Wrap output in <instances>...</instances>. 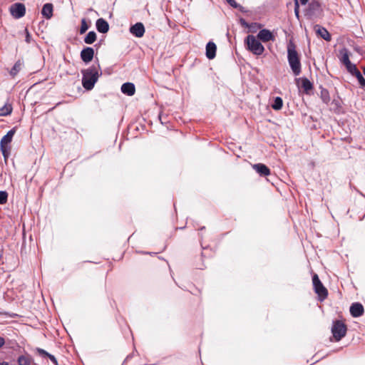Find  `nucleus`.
<instances>
[{"mask_svg": "<svg viewBox=\"0 0 365 365\" xmlns=\"http://www.w3.org/2000/svg\"><path fill=\"white\" fill-rule=\"evenodd\" d=\"M257 26H248L247 28L250 29V31L255 32L257 29H260L262 27V24L259 23H256Z\"/></svg>", "mask_w": 365, "mask_h": 365, "instance_id": "obj_38", "label": "nucleus"}, {"mask_svg": "<svg viewBox=\"0 0 365 365\" xmlns=\"http://www.w3.org/2000/svg\"><path fill=\"white\" fill-rule=\"evenodd\" d=\"M355 51L359 52V48H355Z\"/></svg>", "mask_w": 365, "mask_h": 365, "instance_id": "obj_47", "label": "nucleus"}, {"mask_svg": "<svg viewBox=\"0 0 365 365\" xmlns=\"http://www.w3.org/2000/svg\"><path fill=\"white\" fill-rule=\"evenodd\" d=\"M239 21H240V25L245 28H247L248 26H257L256 23H251V24L247 23L243 18H240Z\"/></svg>", "mask_w": 365, "mask_h": 365, "instance_id": "obj_35", "label": "nucleus"}, {"mask_svg": "<svg viewBox=\"0 0 365 365\" xmlns=\"http://www.w3.org/2000/svg\"><path fill=\"white\" fill-rule=\"evenodd\" d=\"M304 14L307 19L314 21L322 17L323 9L318 1L312 0L304 9Z\"/></svg>", "mask_w": 365, "mask_h": 365, "instance_id": "obj_3", "label": "nucleus"}, {"mask_svg": "<svg viewBox=\"0 0 365 365\" xmlns=\"http://www.w3.org/2000/svg\"><path fill=\"white\" fill-rule=\"evenodd\" d=\"M44 24V21L42 20L40 23H39V26H41V25H43Z\"/></svg>", "mask_w": 365, "mask_h": 365, "instance_id": "obj_46", "label": "nucleus"}, {"mask_svg": "<svg viewBox=\"0 0 365 365\" xmlns=\"http://www.w3.org/2000/svg\"><path fill=\"white\" fill-rule=\"evenodd\" d=\"M287 61L289 67L295 76H299L302 72L301 56L296 49V45L292 40H290L287 46Z\"/></svg>", "mask_w": 365, "mask_h": 365, "instance_id": "obj_2", "label": "nucleus"}, {"mask_svg": "<svg viewBox=\"0 0 365 365\" xmlns=\"http://www.w3.org/2000/svg\"><path fill=\"white\" fill-rule=\"evenodd\" d=\"M24 354L17 357L16 362L18 365H37L34 363V358L28 352L24 350Z\"/></svg>", "mask_w": 365, "mask_h": 365, "instance_id": "obj_10", "label": "nucleus"}, {"mask_svg": "<svg viewBox=\"0 0 365 365\" xmlns=\"http://www.w3.org/2000/svg\"><path fill=\"white\" fill-rule=\"evenodd\" d=\"M11 15L16 19H19L26 14V6L23 3H14L9 7Z\"/></svg>", "mask_w": 365, "mask_h": 365, "instance_id": "obj_7", "label": "nucleus"}, {"mask_svg": "<svg viewBox=\"0 0 365 365\" xmlns=\"http://www.w3.org/2000/svg\"><path fill=\"white\" fill-rule=\"evenodd\" d=\"M23 63L19 60L17 61L10 71V75L13 77L15 76L21 69Z\"/></svg>", "mask_w": 365, "mask_h": 365, "instance_id": "obj_27", "label": "nucleus"}, {"mask_svg": "<svg viewBox=\"0 0 365 365\" xmlns=\"http://www.w3.org/2000/svg\"><path fill=\"white\" fill-rule=\"evenodd\" d=\"M253 168L260 176H267L271 173L270 169L263 163L255 164Z\"/></svg>", "mask_w": 365, "mask_h": 365, "instance_id": "obj_16", "label": "nucleus"}, {"mask_svg": "<svg viewBox=\"0 0 365 365\" xmlns=\"http://www.w3.org/2000/svg\"><path fill=\"white\" fill-rule=\"evenodd\" d=\"M81 58L85 63L91 62L94 56V49L92 47H85L81 51Z\"/></svg>", "mask_w": 365, "mask_h": 365, "instance_id": "obj_14", "label": "nucleus"}, {"mask_svg": "<svg viewBox=\"0 0 365 365\" xmlns=\"http://www.w3.org/2000/svg\"><path fill=\"white\" fill-rule=\"evenodd\" d=\"M339 53L341 55L340 61L344 66L351 62L349 59V52L347 48H343L339 51Z\"/></svg>", "mask_w": 365, "mask_h": 365, "instance_id": "obj_22", "label": "nucleus"}, {"mask_svg": "<svg viewBox=\"0 0 365 365\" xmlns=\"http://www.w3.org/2000/svg\"><path fill=\"white\" fill-rule=\"evenodd\" d=\"M257 38L264 43H267L269 41H274L275 40L274 35L267 29H261L257 34Z\"/></svg>", "mask_w": 365, "mask_h": 365, "instance_id": "obj_9", "label": "nucleus"}, {"mask_svg": "<svg viewBox=\"0 0 365 365\" xmlns=\"http://www.w3.org/2000/svg\"><path fill=\"white\" fill-rule=\"evenodd\" d=\"M12 112V107L11 105H5L0 108V116H6L10 115Z\"/></svg>", "mask_w": 365, "mask_h": 365, "instance_id": "obj_28", "label": "nucleus"}, {"mask_svg": "<svg viewBox=\"0 0 365 365\" xmlns=\"http://www.w3.org/2000/svg\"><path fill=\"white\" fill-rule=\"evenodd\" d=\"M283 106V100L281 97H274L271 104V107L274 110H279Z\"/></svg>", "mask_w": 365, "mask_h": 365, "instance_id": "obj_23", "label": "nucleus"}, {"mask_svg": "<svg viewBox=\"0 0 365 365\" xmlns=\"http://www.w3.org/2000/svg\"><path fill=\"white\" fill-rule=\"evenodd\" d=\"M314 31L317 36L322 38L326 41H330L331 40V36L326 28L319 24H316L314 26Z\"/></svg>", "mask_w": 365, "mask_h": 365, "instance_id": "obj_11", "label": "nucleus"}, {"mask_svg": "<svg viewBox=\"0 0 365 365\" xmlns=\"http://www.w3.org/2000/svg\"><path fill=\"white\" fill-rule=\"evenodd\" d=\"M96 26L97 31L102 34H106L109 31V24L107 21L103 18L97 19Z\"/></svg>", "mask_w": 365, "mask_h": 365, "instance_id": "obj_18", "label": "nucleus"}, {"mask_svg": "<svg viewBox=\"0 0 365 365\" xmlns=\"http://www.w3.org/2000/svg\"><path fill=\"white\" fill-rule=\"evenodd\" d=\"M8 200V193L6 191H0V205L5 204Z\"/></svg>", "mask_w": 365, "mask_h": 365, "instance_id": "obj_33", "label": "nucleus"}, {"mask_svg": "<svg viewBox=\"0 0 365 365\" xmlns=\"http://www.w3.org/2000/svg\"><path fill=\"white\" fill-rule=\"evenodd\" d=\"M120 90L123 94L131 96L135 94V87L133 83L126 82L121 86Z\"/></svg>", "mask_w": 365, "mask_h": 365, "instance_id": "obj_20", "label": "nucleus"}, {"mask_svg": "<svg viewBox=\"0 0 365 365\" xmlns=\"http://www.w3.org/2000/svg\"><path fill=\"white\" fill-rule=\"evenodd\" d=\"M332 106H334L333 110L335 113H339L341 109V103L339 99H333L331 102Z\"/></svg>", "mask_w": 365, "mask_h": 365, "instance_id": "obj_32", "label": "nucleus"}, {"mask_svg": "<svg viewBox=\"0 0 365 365\" xmlns=\"http://www.w3.org/2000/svg\"><path fill=\"white\" fill-rule=\"evenodd\" d=\"M246 48L256 56L262 55L264 51V47L253 35H248L245 39Z\"/></svg>", "mask_w": 365, "mask_h": 365, "instance_id": "obj_4", "label": "nucleus"}, {"mask_svg": "<svg viewBox=\"0 0 365 365\" xmlns=\"http://www.w3.org/2000/svg\"><path fill=\"white\" fill-rule=\"evenodd\" d=\"M5 344V339L4 337L0 336V349Z\"/></svg>", "mask_w": 365, "mask_h": 365, "instance_id": "obj_39", "label": "nucleus"}, {"mask_svg": "<svg viewBox=\"0 0 365 365\" xmlns=\"http://www.w3.org/2000/svg\"><path fill=\"white\" fill-rule=\"evenodd\" d=\"M294 14L299 19V3L298 0H294Z\"/></svg>", "mask_w": 365, "mask_h": 365, "instance_id": "obj_36", "label": "nucleus"}, {"mask_svg": "<svg viewBox=\"0 0 365 365\" xmlns=\"http://www.w3.org/2000/svg\"><path fill=\"white\" fill-rule=\"evenodd\" d=\"M96 34L93 31H89L84 38V42L87 44H92L96 41Z\"/></svg>", "mask_w": 365, "mask_h": 365, "instance_id": "obj_24", "label": "nucleus"}, {"mask_svg": "<svg viewBox=\"0 0 365 365\" xmlns=\"http://www.w3.org/2000/svg\"><path fill=\"white\" fill-rule=\"evenodd\" d=\"M89 26H90V25L87 23L86 19L84 18L82 19L81 22V27H80V30H79L80 34H85L87 31V30L89 29Z\"/></svg>", "mask_w": 365, "mask_h": 365, "instance_id": "obj_30", "label": "nucleus"}, {"mask_svg": "<svg viewBox=\"0 0 365 365\" xmlns=\"http://www.w3.org/2000/svg\"><path fill=\"white\" fill-rule=\"evenodd\" d=\"M298 1H299L302 5H306L308 3L309 0H298Z\"/></svg>", "mask_w": 365, "mask_h": 365, "instance_id": "obj_41", "label": "nucleus"}, {"mask_svg": "<svg viewBox=\"0 0 365 365\" xmlns=\"http://www.w3.org/2000/svg\"><path fill=\"white\" fill-rule=\"evenodd\" d=\"M226 1L229 4V5L230 6H232L234 4H235V0H226Z\"/></svg>", "mask_w": 365, "mask_h": 365, "instance_id": "obj_40", "label": "nucleus"}, {"mask_svg": "<svg viewBox=\"0 0 365 365\" xmlns=\"http://www.w3.org/2000/svg\"><path fill=\"white\" fill-rule=\"evenodd\" d=\"M361 68H362L363 73L365 76V66H362Z\"/></svg>", "mask_w": 365, "mask_h": 365, "instance_id": "obj_44", "label": "nucleus"}, {"mask_svg": "<svg viewBox=\"0 0 365 365\" xmlns=\"http://www.w3.org/2000/svg\"><path fill=\"white\" fill-rule=\"evenodd\" d=\"M129 31L132 35L137 38H141L145 34V26L143 23L137 22L133 25H131Z\"/></svg>", "mask_w": 365, "mask_h": 365, "instance_id": "obj_12", "label": "nucleus"}, {"mask_svg": "<svg viewBox=\"0 0 365 365\" xmlns=\"http://www.w3.org/2000/svg\"><path fill=\"white\" fill-rule=\"evenodd\" d=\"M349 312L353 317L357 318L364 314V308L360 302H354L350 306Z\"/></svg>", "mask_w": 365, "mask_h": 365, "instance_id": "obj_13", "label": "nucleus"}, {"mask_svg": "<svg viewBox=\"0 0 365 365\" xmlns=\"http://www.w3.org/2000/svg\"><path fill=\"white\" fill-rule=\"evenodd\" d=\"M16 127H14L10 130H9L7 133L5 135H4L3 138L1 139L0 145H9V144L12 141L14 134L16 132Z\"/></svg>", "mask_w": 365, "mask_h": 365, "instance_id": "obj_19", "label": "nucleus"}, {"mask_svg": "<svg viewBox=\"0 0 365 365\" xmlns=\"http://www.w3.org/2000/svg\"><path fill=\"white\" fill-rule=\"evenodd\" d=\"M1 257V256L0 255V258Z\"/></svg>", "mask_w": 365, "mask_h": 365, "instance_id": "obj_48", "label": "nucleus"}, {"mask_svg": "<svg viewBox=\"0 0 365 365\" xmlns=\"http://www.w3.org/2000/svg\"><path fill=\"white\" fill-rule=\"evenodd\" d=\"M25 34H26L25 41L28 43H30L32 41V38H31V36L27 29H25Z\"/></svg>", "mask_w": 365, "mask_h": 365, "instance_id": "obj_37", "label": "nucleus"}, {"mask_svg": "<svg viewBox=\"0 0 365 365\" xmlns=\"http://www.w3.org/2000/svg\"><path fill=\"white\" fill-rule=\"evenodd\" d=\"M312 283L314 290L318 295L319 300L323 302L328 296V290L324 286L317 274L312 276Z\"/></svg>", "mask_w": 365, "mask_h": 365, "instance_id": "obj_6", "label": "nucleus"}, {"mask_svg": "<svg viewBox=\"0 0 365 365\" xmlns=\"http://www.w3.org/2000/svg\"><path fill=\"white\" fill-rule=\"evenodd\" d=\"M159 119H160V122H161V123H162V124L165 123V122H163V121L162 120V118H161V115H159Z\"/></svg>", "mask_w": 365, "mask_h": 365, "instance_id": "obj_43", "label": "nucleus"}, {"mask_svg": "<svg viewBox=\"0 0 365 365\" xmlns=\"http://www.w3.org/2000/svg\"><path fill=\"white\" fill-rule=\"evenodd\" d=\"M232 8L234 9H238L240 11H241L242 13H247L248 12V10L246 9L244 6H242V5H240V4L237 3L235 1V4H234L232 6Z\"/></svg>", "mask_w": 365, "mask_h": 365, "instance_id": "obj_34", "label": "nucleus"}, {"mask_svg": "<svg viewBox=\"0 0 365 365\" xmlns=\"http://www.w3.org/2000/svg\"><path fill=\"white\" fill-rule=\"evenodd\" d=\"M353 76H354L357 79L360 88L365 90V78L363 74L359 71V70L354 73Z\"/></svg>", "mask_w": 365, "mask_h": 365, "instance_id": "obj_25", "label": "nucleus"}, {"mask_svg": "<svg viewBox=\"0 0 365 365\" xmlns=\"http://www.w3.org/2000/svg\"><path fill=\"white\" fill-rule=\"evenodd\" d=\"M347 326L341 320H334L331 327V333L334 340L339 341L346 334Z\"/></svg>", "mask_w": 365, "mask_h": 365, "instance_id": "obj_5", "label": "nucleus"}, {"mask_svg": "<svg viewBox=\"0 0 365 365\" xmlns=\"http://www.w3.org/2000/svg\"><path fill=\"white\" fill-rule=\"evenodd\" d=\"M0 365H9V364L6 361H2V362H0Z\"/></svg>", "mask_w": 365, "mask_h": 365, "instance_id": "obj_42", "label": "nucleus"}, {"mask_svg": "<svg viewBox=\"0 0 365 365\" xmlns=\"http://www.w3.org/2000/svg\"><path fill=\"white\" fill-rule=\"evenodd\" d=\"M53 5L51 3L43 4L41 14L46 19H50L53 16Z\"/></svg>", "mask_w": 365, "mask_h": 365, "instance_id": "obj_17", "label": "nucleus"}, {"mask_svg": "<svg viewBox=\"0 0 365 365\" xmlns=\"http://www.w3.org/2000/svg\"><path fill=\"white\" fill-rule=\"evenodd\" d=\"M295 81L298 87L303 89L306 94H309V92L313 89L312 83L306 77L296 78Z\"/></svg>", "mask_w": 365, "mask_h": 365, "instance_id": "obj_8", "label": "nucleus"}, {"mask_svg": "<svg viewBox=\"0 0 365 365\" xmlns=\"http://www.w3.org/2000/svg\"><path fill=\"white\" fill-rule=\"evenodd\" d=\"M320 88H321L320 98H321L322 101H323V103L328 104L330 101L329 93L327 89L324 88L322 86Z\"/></svg>", "mask_w": 365, "mask_h": 365, "instance_id": "obj_26", "label": "nucleus"}, {"mask_svg": "<svg viewBox=\"0 0 365 365\" xmlns=\"http://www.w3.org/2000/svg\"><path fill=\"white\" fill-rule=\"evenodd\" d=\"M82 86L86 91H91L93 88L98 78L102 75L101 66L97 59V64L92 65L86 69L81 71Z\"/></svg>", "mask_w": 365, "mask_h": 365, "instance_id": "obj_1", "label": "nucleus"}, {"mask_svg": "<svg viewBox=\"0 0 365 365\" xmlns=\"http://www.w3.org/2000/svg\"><path fill=\"white\" fill-rule=\"evenodd\" d=\"M36 351L40 356L43 358H48L54 365H58V361L56 358L53 355L47 352L46 350L37 347L36 349Z\"/></svg>", "mask_w": 365, "mask_h": 365, "instance_id": "obj_21", "label": "nucleus"}, {"mask_svg": "<svg viewBox=\"0 0 365 365\" xmlns=\"http://www.w3.org/2000/svg\"><path fill=\"white\" fill-rule=\"evenodd\" d=\"M347 71L353 76L354 73H356L359 69L357 68L356 64L352 63L351 62L349 63L345 66Z\"/></svg>", "mask_w": 365, "mask_h": 365, "instance_id": "obj_31", "label": "nucleus"}, {"mask_svg": "<svg viewBox=\"0 0 365 365\" xmlns=\"http://www.w3.org/2000/svg\"><path fill=\"white\" fill-rule=\"evenodd\" d=\"M199 230H205V227L202 226V227H200Z\"/></svg>", "mask_w": 365, "mask_h": 365, "instance_id": "obj_45", "label": "nucleus"}, {"mask_svg": "<svg viewBox=\"0 0 365 365\" xmlns=\"http://www.w3.org/2000/svg\"><path fill=\"white\" fill-rule=\"evenodd\" d=\"M0 150L2 153L4 159L6 160L10 155L11 146L0 145Z\"/></svg>", "mask_w": 365, "mask_h": 365, "instance_id": "obj_29", "label": "nucleus"}, {"mask_svg": "<svg viewBox=\"0 0 365 365\" xmlns=\"http://www.w3.org/2000/svg\"><path fill=\"white\" fill-rule=\"evenodd\" d=\"M217 51V46L213 41H209L205 47V56L209 60L215 58Z\"/></svg>", "mask_w": 365, "mask_h": 365, "instance_id": "obj_15", "label": "nucleus"}]
</instances>
